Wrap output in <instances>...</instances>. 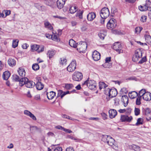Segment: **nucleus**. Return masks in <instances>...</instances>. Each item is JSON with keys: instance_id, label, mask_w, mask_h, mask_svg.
<instances>
[{"instance_id": "nucleus-1", "label": "nucleus", "mask_w": 151, "mask_h": 151, "mask_svg": "<svg viewBox=\"0 0 151 151\" xmlns=\"http://www.w3.org/2000/svg\"><path fill=\"white\" fill-rule=\"evenodd\" d=\"M82 87L85 88L86 87H88V88L91 90L96 89V82L93 80H89L88 79L83 83L82 84Z\"/></svg>"}, {"instance_id": "nucleus-2", "label": "nucleus", "mask_w": 151, "mask_h": 151, "mask_svg": "<svg viewBox=\"0 0 151 151\" xmlns=\"http://www.w3.org/2000/svg\"><path fill=\"white\" fill-rule=\"evenodd\" d=\"M101 140L105 143H106L109 145L114 148L115 142L114 139L110 136L106 135H103Z\"/></svg>"}, {"instance_id": "nucleus-3", "label": "nucleus", "mask_w": 151, "mask_h": 151, "mask_svg": "<svg viewBox=\"0 0 151 151\" xmlns=\"http://www.w3.org/2000/svg\"><path fill=\"white\" fill-rule=\"evenodd\" d=\"M87 47V45L86 42H85L81 41L79 43L77 44V50L80 52L84 53L85 52Z\"/></svg>"}, {"instance_id": "nucleus-4", "label": "nucleus", "mask_w": 151, "mask_h": 151, "mask_svg": "<svg viewBox=\"0 0 151 151\" xmlns=\"http://www.w3.org/2000/svg\"><path fill=\"white\" fill-rule=\"evenodd\" d=\"M142 52L140 49L136 50L133 55L132 58V60L134 62H137L138 61L139 59L141 58L142 56Z\"/></svg>"}, {"instance_id": "nucleus-5", "label": "nucleus", "mask_w": 151, "mask_h": 151, "mask_svg": "<svg viewBox=\"0 0 151 151\" xmlns=\"http://www.w3.org/2000/svg\"><path fill=\"white\" fill-rule=\"evenodd\" d=\"M100 14L102 18H106L110 14V12L108 8L105 7L103 8L101 10Z\"/></svg>"}, {"instance_id": "nucleus-6", "label": "nucleus", "mask_w": 151, "mask_h": 151, "mask_svg": "<svg viewBox=\"0 0 151 151\" xmlns=\"http://www.w3.org/2000/svg\"><path fill=\"white\" fill-rule=\"evenodd\" d=\"M83 78L82 74L78 71H75L72 75V78L74 81H79Z\"/></svg>"}, {"instance_id": "nucleus-7", "label": "nucleus", "mask_w": 151, "mask_h": 151, "mask_svg": "<svg viewBox=\"0 0 151 151\" xmlns=\"http://www.w3.org/2000/svg\"><path fill=\"white\" fill-rule=\"evenodd\" d=\"M116 26V20L114 19H110L107 24V28L111 30L115 28Z\"/></svg>"}, {"instance_id": "nucleus-8", "label": "nucleus", "mask_w": 151, "mask_h": 151, "mask_svg": "<svg viewBox=\"0 0 151 151\" xmlns=\"http://www.w3.org/2000/svg\"><path fill=\"white\" fill-rule=\"evenodd\" d=\"M76 63L75 60H73L70 64L67 67V70L69 72L74 71L76 68Z\"/></svg>"}, {"instance_id": "nucleus-9", "label": "nucleus", "mask_w": 151, "mask_h": 151, "mask_svg": "<svg viewBox=\"0 0 151 151\" xmlns=\"http://www.w3.org/2000/svg\"><path fill=\"white\" fill-rule=\"evenodd\" d=\"M113 49L115 50L119 54L122 53L123 50H122L121 45L118 42H115L113 46Z\"/></svg>"}, {"instance_id": "nucleus-10", "label": "nucleus", "mask_w": 151, "mask_h": 151, "mask_svg": "<svg viewBox=\"0 0 151 151\" xmlns=\"http://www.w3.org/2000/svg\"><path fill=\"white\" fill-rule=\"evenodd\" d=\"M92 58L94 61H98L100 59L101 55L98 52L95 50L93 52Z\"/></svg>"}, {"instance_id": "nucleus-11", "label": "nucleus", "mask_w": 151, "mask_h": 151, "mask_svg": "<svg viewBox=\"0 0 151 151\" xmlns=\"http://www.w3.org/2000/svg\"><path fill=\"white\" fill-rule=\"evenodd\" d=\"M132 119V116L129 117L128 116L123 115L121 116L120 120L122 122H130Z\"/></svg>"}, {"instance_id": "nucleus-12", "label": "nucleus", "mask_w": 151, "mask_h": 151, "mask_svg": "<svg viewBox=\"0 0 151 151\" xmlns=\"http://www.w3.org/2000/svg\"><path fill=\"white\" fill-rule=\"evenodd\" d=\"M45 4L47 5L50 6L52 8H54L56 7V3L51 0H46L45 1Z\"/></svg>"}, {"instance_id": "nucleus-13", "label": "nucleus", "mask_w": 151, "mask_h": 151, "mask_svg": "<svg viewBox=\"0 0 151 151\" xmlns=\"http://www.w3.org/2000/svg\"><path fill=\"white\" fill-rule=\"evenodd\" d=\"M109 117L111 119L114 118L117 114L116 110L114 109H111L109 111Z\"/></svg>"}, {"instance_id": "nucleus-14", "label": "nucleus", "mask_w": 151, "mask_h": 151, "mask_svg": "<svg viewBox=\"0 0 151 151\" xmlns=\"http://www.w3.org/2000/svg\"><path fill=\"white\" fill-rule=\"evenodd\" d=\"M24 114L25 115L30 117L33 120L35 121L37 120V119L35 116L28 110H25L24 111Z\"/></svg>"}, {"instance_id": "nucleus-15", "label": "nucleus", "mask_w": 151, "mask_h": 151, "mask_svg": "<svg viewBox=\"0 0 151 151\" xmlns=\"http://www.w3.org/2000/svg\"><path fill=\"white\" fill-rule=\"evenodd\" d=\"M117 92L116 89L114 88H111L110 89L109 96L111 97H113L116 96L117 95Z\"/></svg>"}, {"instance_id": "nucleus-16", "label": "nucleus", "mask_w": 151, "mask_h": 151, "mask_svg": "<svg viewBox=\"0 0 151 151\" xmlns=\"http://www.w3.org/2000/svg\"><path fill=\"white\" fill-rule=\"evenodd\" d=\"M34 6L37 9L42 11H44L46 10L45 7L38 3L34 4Z\"/></svg>"}, {"instance_id": "nucleus-17", "label": "nucleus", "mask_w": 151, "mask_h": 151, "mask_svg": "<svg viewBox=\"0 0 151 151\" xmlns=\"http://www.w3.org/2000/svg\"><path fill=\"white\" fill-rule=\"evenodd\" d=\"M143 99L146 101H149L151 100V93L148 92H147L144 94L142 97Z\"/></svg>"}, {"instance_id": "nucleus-18", "label": "nucleus", "mask_w": 151, "mask_h": 151, "mask_svg": "<svg viewBox=\"0 0 151 151\" xmlns=\"http://www.w3.org/2000/svg\"><path fill=\"white\" fill-rule=\"evenodd\" d=\"M28 79L26 77L20 78L19 77V86H22L28 81Z\"/></svg>"}, {"instance_id": "nucleus-19", "label": "nucleus", "mask_w": 151, "mask_h": 151, "mask_svg": "<svg viewBox=\"0 0 151 151\" xmlns=\"http://www.w3.org/2000/svg\"><path fill=\"white\" fill-rule=\"evenodd\" d=\"M66 0H58L57 2V4L58 7L59 9H61L62 8Z\"/></svg>"}, {"instance_id": "nucleus-20", "label": "nucleus", "mask_w": 151, "mask_h": 151, "mask_svg": "<svg viewBox=\"0 0 151 151\" xmlns=\"http://www.w3.org/2000/svg\"><path fill=\"white\" fill-rule=\"evenodd\" d=\"M122 101L124 103V105L126 107L128 103L129 98L126 95H124L122 96Z\"/></svg>"}, {"instance_id": "nucleus-21", "label": "nucleus", "mask_w": 151, "mask_h": 151, "mask_svg": "<svg viewBox=\"0 0 151 151\" xmlns=\"http://www.w3.org/2000/svg\"><path fill=\"white\" fill-rule=\"evenodd\" d=\"M11 74L8 71L4 72L2 75V78L4 80H7L10 76Z\"/></svg>"}, {"instance_id": "nucleus-22", "label": "nucleus", "mask_w": 151, "mask_h": 151, "mask_svg": "<svg viewBox=\"0 0 151 151\" xmlns=\"http://www.w3.org/2000/svg\"><path fill=\"white\" fill-rule=\"evenodd\" d=\"M36 88L39 90L42 89L44 87L43 84L39 80H38L35 85Z\"/></svg>"}, {"instance_id": "nucleus-23", "label": "nucleus", "mask_w": 151, "mask_h": 151, "mask_svg": "<svg viewBox=\"0 0 151 151\" xmlns=\"http://www.w3.org/2000/svg\"><path fill=\"white\" fill-rule=\"evenodd\" d=\"M96 17V14L94 12H91L89 13L87 16V18L88 20L92 21Z\"/></svg>"}, {"instance_id": "nucleus-24", "label": "nucleus", "mask_w": 151, "mask_h": 151, "mask_svg": "<svg viewBox=\"0 0 151 151\" xmlns=\"http://www.w3.org/2000/svg\"><path fill=\"white\" fill-rule=\"evenodd\" d=\"M55 93L53 91L47 92V96L49 100H51L53 99L55 96Z\"/></svg>"}, {"instance_id": "nucleus-25", "label": "nucleus", "mask_w": 151, "mask_h": 151, "mask_svg": "<svg viewBox=\"0 0 151 151\" xmlns=\"http://www.w3.org/2000/svg\"><path fill=\"white\" fill-rule=\"evenodd\" d=\"M35 85V83L32 81H28L27 82L25 86L28 88H31L34 87Z\"/></svg>"}, {"instance_id": "nucleus-26", "label": "nucleus", "mask_w": 151, "mask_h": 151, "mask_svg": "<svg viewBox=\"0 0 151 151\" xmlns=\"http://www.w3.org/2000/svg\"><path fill=\"white\" fill-rule=\"evenodd\" d=\"M129 148L131 151H139L140 150L139 147L133 144L129 147Z\"/></svg>"}, {"instance_id": "nucleus-27", "label": "nucleus", "mask_w": 151, "mask_h": 151, "mask_svg": "<svg viewBox=\"0 0 151 151\" xmlns=\"http://www.w3.org/2000/svg\"><path fill=\"white\" fill-rule=\"evenodd\" d=\"M138 95V93L135 91L129 92V96L131 99H133L136 98Z\"/></svg>"}, {"instance_id": "nucleus-28", "label": "nucleus", "mask_w": 151, "mask_h": 151, "mask_svg": "<svg viewBox=\"0 0 151 151\" xmlns=\"http://www.w3.org/2000/svg\"><path fill=\"white\" fill-rule=\"evenodd\" d=\"M55 51L54 50H49L47 53V56L50 59L55 55Z\"/></svg>"}, {"instance_id": "nucleus-29", "label": "nucleus", "mask_w": 151, "mask_h": 151, "mask_svg": "<svg viewBox=\"0 0 151 151\" xmlns=\"http://www.w3.org/2000/svg\"><path fill=\"white\" fill-rule=\"evenodd\" d=\"M40 46L36 44H34L31 46V51L34 52L37 51L39 48Z\"/></svg>"}, {"instance_id": "nucleus-30", "label": "nucleus", "mask_w": 151, "mask_h": 151, "mask_svg": "<svg viewBox=\"0 0 151 151\" xmlns=\"http://www.w3.org/2000/svg\"><path fill=\"white\" fill-rule=\"evenodd\" d=\"M69 45H70L74 48H76L77 44H76V42L73 39H70L69 40Z\"/></svg>"}, {"instance_id": "nucleus-31", "label": "nucleus", "mask_w": 151, "mask_h": 151, "mask_svg": "<svg viewBox=\"0 0 151 151\" xmlns=\"http://www.w3.org/2000/svg\"><path fill=\"white\" fill-rule=\"evenodd\" d=\"M145 37L146 42L149 44H151V37L148 35H145Z\"/></svg>"}, {"instance_id": "nucleus-32", "label": "nucleus", "mask_w": 151, "mask_h": 151, "mask_svg": "<svg viewBox=\"0 0 151 151\" xmlns=\"http://www.w3.org/2000/svg\"><path fill=\"white\" fill-rule=\"evenodd\" d=\"M8 62L9 65L10 66H14L16 64L15 61L14 59L12 58L9 59L8 61Z\"/></svg>"}, {"instance_id": "nucleus-33", "label": "nucleus", "mask_w": 151, "mask_h": 151, "mask_svg": "<svg viewBox=\"0 0 151 151\" xmlns=\"http://www.w3.org/2000/svg\"><path fill=\"white\" fill-rule=\"evenodd\" d=\"M44 24L45 28H47L50 30H51L53 29L51 24L48 21L45 22Z\"/></svg>"}, {"instance_id": "nucleus-34", "label": "nucleus", "mask_w": 151, "mask_h": 151, "mask_svg": "<svg viewBox=\"0 0 151 151\" xmlns=\"http://www.w3.org/2000/svg\"><path fill=\"white\" fill-rule=\"evenodd\" d=\"M25 73L24 70L19 68V76L20 78L25 77Z\"/></svg>"}, {"instance_id": "nucleus-35", "label": "nucleus", "mask_w": 151, "mask_h": 151, "mask_svg": "<svg viewBox=\"0 0 151 151\" xmlns=\"http://www.w3.org/2000/svg\"><path fill=\"white\" fill-rule=\"evenodd\" d=\"M77 10V7L76 6H71L69 9L70 13L71 14H73Z\"/></svg>"}, {"instance_id": "nucleus-36", "label": "nucleus", "mask_w": 151, "mask_h": 151, "mask_svg": "<svg viewBox=\"0 0 151 151\" xmlns=\"http://www.w3.org/2000/svg\"><path fill=\"white\" fill-rule=\"evenodd\" d=\"M107 87V85L103 82H100L99 83V89H101L103 88H105Z\"/></svg>"}, {"instance_id": "nucleus-37", "label": "nucleus", "mask_w": 151, "mask_h": 151, "mask_svg": "<svg viewBox=\"0 0 151 151\" xmlns=\"http://www.w3.org/2000/svg\"><path fill=\"white\" fill-rule=\"evenodd\" d=\"M83 11H81L80 10L76 14V16L78 17L80 19L82 18V14L83 13Z\"/></svg>"}, {"instance_id": "nucleus-38", "label": "nucleus", "mask_w": 151, "mask_h": 151, "mask_svg": "<svg viewBox=\"0 0 151 151\" xmlns=\"http://www.w3.org/2000/svg\"><path fill=\"white\" fill-rule=\"evenodd\" d=\"M143 120L142 118H139L137 119V123L135 124L136 126H139L140 125L142 124H143Z\"/></svg>"}, {"instance_id": "nucleus-39", "label": "nucleus", "mask_w": 151, "mask_h": 151, "mask_svg": "<svg viewBox=\"0 0 151 151\" xmlns=\"http://www.w3.org/2000/svg\"><path fill=\"white\" fill-rule=\"evenodd\" d=\"M139 9L141 11H145L148 10L147 7L146 6L145 4L144 5V6L140 5L139 6Z\"/></svg>"}, {"instance_id": "nucleus-40", "label": "nucleus", "mask_w": 151, "mask_h": 151, "mask_svg": "<svg viewBox=\"0 0 151 151\" xmlns=\"http://www.w3.org/2000/svg\"><path fill=\"white\" fill-rule=\"evenodd\" d=\"M141 99L142 97H141V96H138L137 98L136 101V105H139L141 104Z\"/></svg>"}, {"instance_id": "nucleus-41", "label": "nucleus", "mask_w": 151, "mask_h": 151, "mask_svg": "<svg viewBox=\"0 0 151 151\" xmlns=\"http://www.w3.org/2000/svg\"><path fill=\"white\" fill-rule=\"evenodd\" d=\"M146 6L147 7V9L149 10L151 8V2L149 0L146 1L145 4Z\"/></svg>"}, {"instance_id": "nucleus-42", "label": "nucleus", "mask_w": 151, "mask_h": 151, "mask_svg": "<svg viewBox=\"0 0 151 151\" xmlns=\"http://www.w3.org/2000/svg\"><path fill=\"white\" fill-rule=\"evenodd\" d=\"M142 28L141 27H137L135 29V32L137 34H139L142 29Z\"/></svg>"}, {"instance_id": "nucleus-43", "label": "nucleus", "mask_w": 151, "mask_h": 151, "mask_svg": "<svg viewBox=\"0 0 151 151\" xmlns=\"http://www.w3.org/2000/svg\"><path fill=\"white\" fill-rule=\"evenodd\" d=\"M32 68L34 70H37L39 68V66L38 64L35 63L33 65Z\"/></svg>"}, {"instance_id": "nucleus-44", "label": "nucleus", "mask_w": 151, "mask_h": 151, "mask_svg": "<svg viewBox=\"0 0 151 151\" xmlns=\"http://www.w3.org/2000/svg\"><path fill=\"white\" fill-rule=\"evenodd\" d=\"M146 90L145 89H142L139 92V96H140L141 97L144 96V94L146 93Z\"/></svg>"}, {"instance_id": "nucleus-45", "label": "nucleus", "mask_w": 151, "mask_h": 151, "mask_svg": "<svg viewBox=\"0 0 151 151\" xmlns=\"http://www.w3.org/2000/svg\"><path fill=\"white\" fill-rule=\"evenodd\" d=\"M19 41L18 40H13L12 42V47L15 48L17 46Z\"/></svg>"}, {"instance_id": "nucleus-46", "label": "nucleus", "mask_w": 151, "mask_h": 151, "mask_svg": "<svg viewBox=\"0 0 151 151\" xmlns=\"http://www.w3.org/2000/svg\"><path fill=\"white\" fill-rule=\"evenodd\" d=\"M98 35L99 37L101 40H104L105 36V35L102 32H101L99 33Z\"/></svg>"}, {"instance_id": "nucleus-47", "label": "nucleus", "mask_w": 151, "mask_h": 151, "mask_svg": "<svg viewBox=\"0 0 151 151\" xmlns=\"http://www.w3.org/2000/svg\"><path fill=\"white\" fill-rule=\"evenodd\" d=\"M134 112L135 115L136 116H137L140 114V110L139 108H135Z\"/></svg>"}, {"instance_id": "nucleus-48", "label": "nucleus", "mask_w": 151, "mask_h": 151, "mask_svg": "<svg viewBox=\"0 0 151 151\" xmlns=\"http://www.w3.org/2000/svg\"><path fill=\"white\" fill-rule=\"evenodd\" d=\"M73 87V85L72 84H67L65 85V87L67 89H70Z\"/></svg>"}, {"instance_id": "nucleus-49", "label": "nucleus", "mask_w": 151, "mask_h": 151, "mask_svg": "<svg viewBox=\"0 0 151 151\" xmlns=\"http://www.w3.org/2000/svg\"><path fill=\"white\" fill-rule=\"evenodd\" d=\"M147 61L146 57L144 56L141 60L139 62V63L142 64L145 62Z\"/></svg>"}, {"instance_id": "nucleus-50", "label": "nucleus", "mask_w": 151, "mask_h": 151, "mask_svg": "<svg viewBox=\"0 0 151 151\" xmlns=\"http://www.w3.org/2000/svg\"><path fill=\"white\" fill-rule=\"evenodd\" d=\"M13 80L15 81H19V77L16 75H13Z\"/></svg>"}, {"instance_id": "nucleus-51", "label": "nucleus", "mask_w": 151, "mask_h": 151, "mask_svg": "<svg viewBox=\"0 0 151 151\" xmlns=\"http://www.w3.org/2000/svg\"><path fill=\"white\" fill-rule=\"evenodd\" d=\"M61 61L60 62V63L62 65H64V64H65V63L67 61L66 59L64 58H61Z\"/></svg>"}, {"instance_id": "nucleus-52", "label": "nucleus", "mask_w": 151, "mask_h": 151, "mask_svg": "<svg viewBox=\"0 0 151 151\" xmlns=\"http://www.w3.org/2000/svg\"><path fill=\"white\" fill-rule=\"evenodd\" d=\"M3 13L5 14V16L4 17H6V16L9 15L11 13V11L9 10H4L3 11Z\"/></svg>"}, {"instance_id": "nucleus-53", "label": "nucleus", "mask_w": 151, "mask_h": 151, "mask_svg": "<svg viewBox=\"0 0 151 151\" xmlns=\"http://www.w3.org/2000/svg\"><path fill=\"white\" fill-rule=\"evenodd\" d=\"M151 111L150 110L149 108H147L145 110L144 112L145 115H149Z\"/></svg>"}, {"instance_id": "nucleus-54", "label": "nucleus", "mask_w": 151, "mask_h": 151, "mask_svg": "<svg viewBox=\"0 0 151 151\" xmlns=\"http://www.w3.org/2000/svg\"><path fill=\"white\" fill-rule=\"evenodd\" d=\"M110 89L109 88H106L104 90V93L107 95H108L109 96V94L110 93Z\"/></svg>"}, {"instance_id": "nucleus-55", "label": "nucleus", "mask_w": 151, "mask_h": 151, "mask_svg": "<svg viewBox=\"0 0 151 151\" xmlns=\"http://www.w3.org/2000/svg\"><path fill=\"white\" fill-rule=\"evenodd\" d=\"M147 18V17L145 15L142 16L141 17L140 20L142 22H145Z\"/></svg>"}, {"instance_id": "nucleus-56", "label": "nucleus", "mask_w": 151, "mask_h": 151, "mask_svg": "<svg viewBox=\"0 0 151 151\" xmlns=\"http://www.w3.org/2000/svg\"><path fill=\"white\" fill-rule=\"evenodd\" d=\"M126 80L127 81H128V80H129V81L134 80L135 81H137V78L135 77L132 76V77H129V78L126 79Z\"/></svg>"}, {"instance_id": "nucleus-57", "label": "nucleus", "mask_w": 151, "mask_h": 151, "mask_svg": "<svg viewBox=\"0 0 151 151\" xmlns=\"http://www.w3.org/2000/svg\"><path fill=\"white\" fill-rule=\"evenodd\" d=\"M102 118L104 120H105L107 119V115L104 113H102L101 114Z\"/></svg>"}, {"instance_id": "nucleus-58", "label": "nucleus", "mask_w": 151, "mask_h": 151, "mask_svg": "<svg viewBox=\"0 0 151 151\" xmlns=\"http://www.w3.org/2000/svg\"><path fill=\"white\" fill-rule=\"evenodd\" d=\"M114 104L115 105L117 106L119 104V100L118 99L115 98L114 99Z\"/></svg>"}, {"instance_id": "nucleus-59", "label": "nucleus", "mask_w": 151, "mask_h": 151, "mask_svg": "<svg viewBox=\"0 0 151 151\" xmlns=\"http://www.w3.org/2000/svg\"><path fill=\"white\" fill-rule=\"evenodd\" d=\"M52 38H51L52 40L58 41V38L57 35H52Z\"/></svg>"}, {"instance_id": "nucleus-60", "label": "nucleus", "mask_w": 151, "mask_h": 151, "mask_svg": "<svg viewBox=\"0 0 151 151\" xmlns=\"http://www.w3.org/2000/svg\"><path fill=\"white\" fill-rule=\"evenodd\" d=\"M63 91L61 90H59L58 91V93L57 97H58L59 96H60L62 95V93H63Z\"/></svg>"}, {"instance_id": "nucleus-61", "label": "nucleus", "mask_w": 151, "mask_h": 151, "mask_svg": "<svg viewBox=\"0 0 151 151\" xmlns=\"http://www.w3.org/2000/svg\"><path fill=\"white\" fill-rule=\"evenodd\" d=\"M63 93H62V95L61 96V99H62L63 98L66 94L69 93V91H67L66 92L63 91Z\"/></svg>"}, {"instance_id": "nucleus-62", "label": "nucleus", "mask_w": 151, "mask_h": 151, "mask_svg": "<svg viewBox=\"0 0 151 151\" xmlns=\"http://www.w3.org/2000/svg\"><path fill=\"white\" fill-rule=\"evenodd\" d=\"M55 128L58 129H60L63 130H64V128L62 127V126L60 125H58L55 127Z\"/></svg>"}, {"instance_id": "nucleus-63", "label": "nucleus", "mask_w": 151, "mask_h": 151, "mask_svg": "<svg viewBox=\"0 0 151 151\" xmlns=\"http://www.w3.org/2000/svg\"><path fill=\"white\" fill-rule=\"evenodd\" d=\"M53 151H62V149L61 147H58L55 148Z\"/></svg>"}, {"instance_id": "nucleus-64", "label": "nucleus", "mask_w": 151, "mask_h": 151, "mask_svg": "<svg viewBox=\"0 0 151 151\" xmlns=\"http://www.w3.org/2000/svg\"><path fill=\"white\" fill-rule=\"evenodd\" d=\"M66 151H74L73 148L72 147H70L67 148L66 149Z\"/></svg>"}]
</instances>
